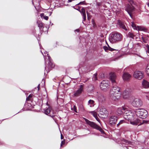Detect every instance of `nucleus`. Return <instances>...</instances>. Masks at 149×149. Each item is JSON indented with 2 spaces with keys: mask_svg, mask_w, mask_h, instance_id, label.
I'll return each instance as SVG.
<instances>
[{
  "mask_svg": "<svg viewBox=\"0 0 149 149\" xmlns=\"http://www.w3.org/2000/svg\"><path fill=\"white\" fill-rule=\"evenodd\" d=\"M140 120L137 118L135 119L134 118L130 121V123L133 125H138Z\"/></svg>",
  "mask_w": 149,
  "mask_h": 149,
  "instance_id": "19",
  "label": "nucleus"
},
{
  "mask_svg": "<svg viewBox=\"0 0 149 149\" xmlns=\"http://www.w3.org/2000/svg\"><path fill=\"white\" fill-rule=\"evenodd\" d=\"M130 114L128 116H126V119L127 120H130L134 118H135L136 115L134 111H131L130 113H129Z\"/></svg>",
  "mask_w": 149,
  "mask_h": 149,
  "instance_id": "12",
  "label": "nucleus"
},
{
  "mask_svg": "<svg viewBox=\"0 0 149 149\" xmlns=\"http://www.w3.org/2000/svg\"><path fill=\"white\" fill-rule=\"evenodd\" d=\"M92 113V114L93 116L95 118L96 120L98 121L99 123H100V119L97 117V116L96 114V113L95 112H94L93 111L91 112Z\"/></svg>",
  "mask_w": 149,
  "mask_h": 149,
  "instance_id": "27",
  "label": "nucleus"
},
{
  "mask_svg": "<svg viewBox=\"0 0 149 149\" xmlns=\"http://www.w3.org/2000/svg\"><path fill=\"white\" fill-rule=\"evenodd\" d=\"M125 121L123 120H120L119 122L117 125V126L118 127L120 125L125 123Z\"/></svg>",
  "mask_w": 149,
  "mask_h": 149,
  "instance_id": "34",
  "label": "nucleus"
},
{
  "mask_svg": "<svg viewBox=\"0 0 149 149\" xmlns=\"http://www.w3.org/2000/svg\"><path fill=\"white\" fill-rule=\"evenodd\" d=\"M131 77L130 75L127 73H124L123 76V79L124 80H128Z\"/></svg>",
  "mask_w": 149,
  "mask_h": 149,
  "instance_id": "21",
  "label": "nucleus"
},
{
  "mask_svg": "<svg viewBox=\"0 0 149 149\" xmlns=\"http://www.w3.org/2000/svg\"><path fill=\"white\" fill-rule=\"evenodd\" d=\"M125 107L123 106L121 108H118L116 111V114L118 115L123 114V115L124 111H125Z\"/></svg>",
  "mask_w": 149,
  "mask_h": 149,
  "instance_id": "14",
  "label": "nucleus"
},
{
  "mask_svg": "<svg viewBox=\"0 0 149 149\" xmlns=\"http://www.w3.org/2000/svg\"><path fill=\"white\" fill-rule=\"evenodd\" d=\"M51 117H52L53 119H54V118L55 116L54 115H49Z\"/></svg>",
  "mask_w": 149,
  "mask_h": 149,
  "instance_id": "54",
  "label": "nucleus"
},
{
  "mask_svg": "<svg viewBox=\"0 0 149 149\" xmlns=\"http://www.w3.org/2000/svg\"><path fill=\"white\" fill-rule=\"evenodd\" d=\"M49 23H50V24H49V25H51V21H50V22H49Z\"/></svg>",
  "mask_w": 149,
  "mask_h": 149,
  "instance_id": "61",
  "label": "nucleus"
},
{
  "mask_svg": "<svg viewBox=\"0 0 149 149\" xmlns=\"http://www.w3.org/2000/svg\"><path fill=\"white\" fill-rule=\"evenodd\" d=\"M65 143V142H63V141H62L61 142V147L62 145L64 144Z\"/></svg>",
  "mask_w": 149,
  "mask_h": 149,
  "instance_id": "49",
  "label": "nucleus"
},
{
  "mask_svg": "<svg viewBox=\"0 0 149 149\" xmlns=\"http://www.w3.org/2000/svg\"><path fill=\"white\" fill-rule=\"evenodd\" d=\"M109 84L108 80H103L100 85L101 89L103 91L107 90L109 87Z\"/></svg>",
  "mask_w": 149,
  "mask_h": 149,
  "instance_id": "5",
  "label": "nucleus"
},
{
  "mask_svg": "<svg viewBox=\"0 0 149 149\" xmlns=\"http://www.w3.org/2000/svg\"><path fill=\"white\" fill-rule=\"evenodd\" d=\"M132 104L135 107H141L142 105V102L141 100L139 98H135L132 101Z\"/></svg>",
  "mask_w": 149,
  "mask_h": 149,
  "instance_id": "6",
  "label": "nucleus"
},
{
  "mask_svg": "<svg viewBox=\"0 0 149 149\" xmlns=\"http://www.w3.org/2000/svg\"><path fill=\"white\" fill-rule=\"evenodd\" d=\"M81 4H80V2H79L77 4H76V5H81Z\"/></svg>",
  "mask_w": 149,
  "mask_h": 149,
  "instance_id": "60",
  "label": "nucleus"
},
{
  "mask_svg": "<svg viewBox=\"0 0 149 149\" xmlns=\"http://www.w3.org/2000/svg\"><path fill=\"white\" fill-rule=\"evenodd\" d=\"M44 13H41V16L42 17V16H44Z\"/></svg>",
  "mask_w": 149,
  "mask_h": 149,
  "instance_id": "55",
  "label": "nucleus"
},
{
  "mask_svg": "<svg viewBox=\"0 0 149 149\" xmlns=\"http://www.w3.org/2000/svg\"><path fill=\"white\" fill-rule=\"evenodd\" d=\"M142 85L145 88H147L149 87V82L145 80H143Z\"/></svg>",
  "mask_w": 149,
  "mask_h": 149,
  "instance_id": "22",
  "label": "nucleus"
},
{
  "mask_svg": "<svg viewBox=\"0 0 149 149\" xmlns=\"http://www.w3.org/2000/svg\"><path fill=\"white\" fill-rule=\"evenodd\" d=\"M147 93V95H146V96L148 98V100H149V92H147V93Z\"/></svg>",
  "mask_w": 149,
  "mask_h": 149,
  "instance_id": "46",
  "label": "nucleus"
},
{
  "mask_svg": "<svg viewBox=\"0 0 149 149\" xmlns=\"http://www.w3.org/2000/svg\"><path fill=\"white\" fill-rule=\"evenodd\" d=\"M37 23L38 24V27H39L40 31H43V23L42 22H37Z\"/></svg>",
  "mask_w": 149,
  "mask_h": 149,
  "instance_id": "26",
  "label": "nucleus"
},
{
  "mask_svg": "<svg viewBox=\"0 0 149 149\" xmlns=\"http://www.w3.org/2000/svg\"><path fill=\"white\" fill-rule=\"evenodd\" d=\"M92 79L94 81H95L97 80V76L96 74H93Z\"/></svg>",
  "mask_w": 149,
  "mask_h": 149,
  "instance_id": "37",
  "label": "nucleus"
},
{
  "mask_svg": "<svg viewBox=\"0 0 149 149\" xmlns=\"http://www.w3.org/2000/svg\"><path fill=\"white\" fill-rule=\"evenodd\" d=\"M135 8L132 5H129L125 9V10L127 12L131 17H132V13L135 10Z\"/></svg>",
  "mask_w": 149,
  "mask_h": 149,
  "instance_id": "9",
  "label": "nucleus"
},
{
  "mask_svg": "<svg viewBox=\"0 0 149 149\" xmlns=\"http://www.w3.org/2000/svg\"><path fill=\"white\" fill-rule=\"evenodd\" d=\"M132 27L134 28V27H136V26H135V24H133V23L132 24Z\"/></svg>",
  "mask_w": 149,
  "mask_h": 149,
  "instance_id": "52",
  "label": "nucleus"
},
{
  "mask_svg": "<svg viewBox=\"0 0 149 149\" xmlns=\"http://www.w3.org/2000/svg\"><path fill=\"white\" fill-rule=\"evenodd\" d=\"M97 93V98L99 102H102L105 100V98L102 93L98 92Z\"/></svg>",
  "mask_w": 149,
  "mask_h": 149,
  "instance_id": "16",
  "label": "nucleus"
},
{
  "mask_svg": "<svg viewBox=\"0 0 149 149\" xmlns=\"http://www.w3.org/2000/svg\"><path fill=\"white\" fill-rule=\"evenodd\" d=\"M47 15H48L49 16H51L52 14V12H47Z\"/></svg>",
  "mask_w": 149,
  "mask_h": 149,
  "instance_id": "45",
  "label": "nucleus"
},
{
  "mask_svg": "<svg viewBox=\"0 0 149 149\" xmlns=\"http://www.w3.org/2000/svg\"><path fill=\"white\" fill-rule=\"evenodd\" d=\"M131 111H130L128 110V109L125 107V111H124L123 116L124 118L126 119V116H129V115L130 114L129 113H130Z\"/></svg>",
  "mask_w": 149,
  "mask_h": 149,
  "instance_id": "23",
  "label": "nucleus"
},
{
  "mask_svg": "<svg viewBox=\"0 0 149 149\" xmlns=\"http://www.w3.org/2000/svg\"><path fill=\"white\" fill-rule=\"evenodd\" d=\"M129 2L131 6L136 5V2L133 0H130Z\"/></svg>",
  "mask_w": 149,
  "mask_h": 149,
  "instance_id": "35",
  "label": "nucleus"
},
{
  "mask_svg": "<svg viewBox=\"0 0 149 149\" xmlns=\"http://www.w3.org/2000/svg\"><path fill=\"white\" fill-rule=\"evenodd\" d=\"M94 102V101L92 100H90L88 101V103L89 104H93Z\"/></svg>",
  "mask_w": 149,
  "mask_h": 149,
  "instance_id": "40",
  "label": "nucleus"
},
{
  "mask_svg": "<svg viewBox=\"0 0 149 149\" xmlns=\"http://www.w3.org/2000/svg\"><path fill=\"white\" fill-rule=\"evenodd\" d=\"M44 18L46 20H47L48 19V17L47 16H44Z\"/></svg>",
  "mask_w": 149,
  "mask_h": 149,
  "instance_id": "48",
  "label": "nucleus"
},
{
  "mask_svg": "<svg viewBox=\"0 0 149 149\" xmlns=\"http://www.w3.org/2000/svg\"><path fill=\"white\" fill-rule=\"evenodd\" d=\"M97 6L99 7L101 6L102 3L101 2H97L96 3Z\"/></svg>",
  "mask_w": 149,
  "mask_h": 149,
  "instance_id": "42",
  "label": "nucleus"
},
{
  "mask_svg": "<svg viewBox=\"0 0 149 149\" xmlns=\"http://www.w3.org/2000/svg\"><path fill=\"white\" fill-rule=\"evenodd\" d=\"M142 122H143L142 123H146H146H148V121L143 120Z\"/></svg>",
  "mask_w": 149,
  "mask_h": 149,
  "instance_id": "47",
  "label": "nucleus"
},
{
  "mask_svg": "<svg viewBox=\"0 0 149 149\" xmlns=\"http://www.w3.org/2000/svg\"><path fill=\"white\" fill-rule=\"evenodd\" d=\"M81 14L83 16V20L82 21V23L84 24L83 21H85L86 19V16L85 12V9L83 8H82V11Z\"/></svg>",
  "mask_w": 149,
  "mask_h": 149,
  "instance_id": "24",
  "label": "nucleus"
},
{
  "mask_svg": "<svg viewBox=\"0 0 149 149\" xmlns=\"http://www.w3.org/2000/svg\"><path fill=\"white\" fill-rule=\"evenodd\" d=\"M50 68H49V70H48V71H47V70H46V71H47V72H49V71H50Z\"/></svg>",
  "mask_w": 149,
  "mask_h": 149,
  "instance_id": "59",
  "label": "nucleus"
},
{
  "mask_svg": "<svg viewBox=\"0 0 149 149\" xmlns=\"http://www.w3.org/2000/svg\"><path fill=\"white\" fill-rule=\"evenodd\" d=\"M80 4H81V5H82L83 4H85L86 3V2L85 1H84L82 2H80Z\"/></svg>",
  "mask_w": 149,
  "mask_h": 149,
  "instance_id": "44",
  "label": "nucleus"
},
{
  "mask_svg": "<svg viewBox=\"0 0 149 149\" xmlns=\"http://www.w3.org/2000/svg\"><path fill=\"white\" fill-rule=\"evenodd\" d=\"M130 89L127 88L125 89L123 93V97L124 99H127L129 97L130 93Z\"/></svg>",
  "mask_w": 149,
  "mask_h": 149,
  "instance_id": "11",
  "label": "nucleus"
},
{
  "mask_svg": "<svg viewBox=\"0 0 149 149\" xmlns=\"http://www.w3.org/2000/svg\"><path fill=\"white\" fill-rule=\"evenodd\" d=\"M47 104L48 105V102H47Z\"/></svg>",
  "mask_w": 149,
  "mask_h": 149,
  "instance_id": "64",
  "label": "nucleus"
},
{
  "mask_svg": "<svg viewBox=\"0 0 149 149\" xmlns=\"http://www.w3.org/2000/svg\"><path fill=\"white\" fill-rule=\"evenodd\" d=\"M147 5H148V7H149V2L147 3Z\"/></svg>",
  "mask_w": 149,
  "mask_h": 149,
  "instance_id": "58",
  "label": "nucleus"
},
{
  "mask_svg": "<svg viewBox=\"0 0 149 149\" xmlns=\"http://www.w3.org/2000/svg\"><path fill=\"white\" fill-rule=\"evenodd\" d=\"M53 24V23L51 24V26H52Z\"/></svg>",
  "mask_w": 149,
  "mask_h": 149,
  "instance_id": "63",
  "label": "nucleus"
},
{
  "mask_svg": "<svg viewBox=\"0 0 149 149\" xmlns=\"http://www.w3.org/2000/svg\"><path fill=\"white\" fill-rule=\"evenodd\" d=\"M118 119V118L117 116H112L109 118V122L111 124H115Z\"/></svg>",
  "mask_w": 149,
  "mask_h": 149,
  "instance_id": "17",
  "label": "nucleus"
},
{
  "mask_svg": "<svg viewBox=\"0 0 149 149\" xmlns=\"http://www.w3.org/2000/svg\"><path fill=\"white\" fill-rule=\"evenodd\" d=\"M84 119L85 120L86 123L90 126L91 127L98 130L101 132H103V131L101 128V127L99 126L98 125H97L94 122L90 121L87 119L85 118H84Z\"/></svg>",
  "mask_w": 149,
  "mask_h": 149,
  "instance_id": "4",
  "label": "nucleus"
},
{
  "mask_svg": "<svg viewBox=\"0 0 149 149\" xmlns=\"http://www.w3.org/2000/svg\"><path fill=\"white\" fill-rule=\"evenodd\" d=\"M38 90H40V84H39L38 86Z\"/></svg>",
  "mask_w": 149,
  "mask_h": 149,
  "instance_id": "53",
  "label": "nucleus"
},
{
  "mask_svg": "<svg viewBox=\"0 0 149 149\" xmlns=\"http://www.w3.org/2000/svg\"><path fill=\"white\" fill-rule=\"evenodd\" d=\"M108 111L106 109L103 108L100 110L99 115L102 116V117L105 118L108 116Z\"/></svg>",
  "mask_w": 149,
  "mask_h": 149,
  "instance_id": "10",
  "label": "nucleus"
},
{
  "mask_svg": "<svg viewBox=\"0 0 149 149\" xmlns=\"http://www.w3.org/2000/svg\"><path fill=\"white\" fill-rule=\"evenodd\" d=\"M92 69H87V70L86 71V72H88L90 71L91 70H92Z\"/></svg>",
  "mask_w": 149,
  "mask_h": 149,
  "instance_id": "51",
  "label": "nucleus"
},
{
  "mask_svg": "<svg viewBox=\"0 0 149 149\" xmlns=\"http://www.w3.org/2000/svg\"><path fill=\"white\" fill-rule=\"evenodd\" d=\"M110 91V94L112 99L114 101L118 100L120 97L121 92L120 88L115 84Z\"/></svg>",
  "mask_w": 149,
  "mask_h": 149,
  "instance_id": "1",
  "label": "nucleus"
},
{
  "mask_svg": "<svg viewBox=\"0 0 149 149\" xmlns=\"http://www.w3.org/2000/svg\"><path fill=\"white\" fill-rule=\"evenodd\" d=\"M103 48L106 52H107L108 50V49H109L108 47L106 46H104L103 47Z\"/></svg>",
  "mask_w": 149,
  "mask_h": 149,
  "instance_id": "43",
  "label": "nucleus"
},
{
  "mask_svg": "<svg viewBox=\"0 0 149 149\" xmlns=\"http://www.w3.org/2000/svg\"><path fill=\"white\" fill-rule=\"evenodd\" d=\"M127 38H130L134 39L135 37V35L132 32H130L127 34Z\"/></svg>",
  "mask_w": 149,
  "mask_h": 149,
  "instance_id": "25",
  "label": "nucleus"
},
{
  "mask_svg": "<svg viewBox=\"0 0 149 149\" xmlns=\"http://www.w3.org/2000/svg\"><path fill=\"white\" fill-rule=\"evenodd\" d=\"M33 95L31 94L29 95V96L26 97V100L27 101H31L32 102V101L33 100Z\"/></svg>",
  "mask_w": 149,
  "mask_h": 149,
  "instance_id": "28",
  "label": "nucleus"
},
{
  "mask_svg": "<svg viewBox=\"0 0 149 149\" xmlns=\"http://www.w3.org/2000/svg\"><path fill=\"white\" fill-rule=\"evenodd\" d=\"M45 69L46 70V66H45Z\"/></svg>",
  "mask_w": 149,
  "mask_h": 149,
  "instance_id": "62",
  "label": "nucleus"
},
{
  "mask_svg": "<svg viewBox=\"0 0 149 149\" xmlns=\"http://www.w3.org/2000/svg\"><path fill=\"white\" fill-rule=\"evenodd\" d=\"M122 38L123 36L120 33L115 32L110 34L109 40L111 43H114L121 41Z\"/></svg>",
  "mask_w": 149,
  "mask_h": 149,
  "instance_id": "2",
  "label": "nucleus"
},
{
  "mask_svg": "<svg viewBox=\"0 0 149 149\" xmlns=\"http://www.w3.org/2000/svg\"><path fill=\"white\" fill-rule=\"evenodd\" d=\"M80 31V30L79 29H76L74 31L75 32H79Z\"/></svg>",
  "mask_w": 149,
  "mask_h": 149,
  "instance_id": "50",
  "label": "nucleus"
},
{
  "mask_svg": "<svg viewBox=\"0 0 149 149\" xmlns=\"http://www.w3.org/2000/svg\"><path fill=\"white\" fill-rule=\"evenodd\" d=\"M146 52L147 53H148L149 54V45H147L146 46Z\"/></svg>",
  "mask_w": 149,
  "mask_h": 149,
  "instance_id": "38",
  "label": "nucleus"
},
{
  "mask_svg": "<svg viewBox=\"0 0 149 149\" xmlns=\"http://www.w3.org/2000/svg\"><path fill=\"white\" fill-rule=\"evenodd\" d=\"M134 112L137 117L142 119L146 118L147 116L148 112L144 109H136L134 110Z\"/></svg>",
  "mask_w": 149,
  "mask_h": 149,
  "instance_id": "3",
  "label": "nucleus"
},
{
  "mask_svg": "<svg viewBox=\"0 0 149 149\" xmlns=\"http://www.w3.org/2000/svg\"><path fill=\"white\" fill-rule=\"evenodd\" d=\"M142 39L144 43H146L147 42V38L146 37H142Z\"/></svg>",
  "mask_w": 149,
  "mask_h": 149,
  "instance_id": "32",
  "label": "nucleus"
},
{
  "mask_svg": "<svg viewBox=\"0 0 149 149\" xmlns=\"http://www.w3.org/2000/svg\"><path fill=\"white\" fill-rule=\"evenodd\" d=\"M39 45L40 46V49H41V47H42L41 45V44L39 42Z\"/></svg>",
  "mask_w": 149,
  "mask_h": 149,
  "instance_id": "56",
  "label": "nucleus"
},
{
  "mask_svg": "<svg viewBox=\"0 0 149 149\" xmlns=\"http://www.w3.org/2000/svg\"><path fill=\"white\" fill-rule=\"evenodd\" d=\"M71 109L72 110L74 111L75 112L77 113V107L75 105H74L73 107H72Z\"/></svg>",
  "mask_w": 149,
  "mask_h": 149,
  "instance_id": "33",
  "label": "nucleus"
},
{
  "mask_svg": "<svg viewBox=\"0 0 149 149\" xmlns=\"http://www.w3.org/2000/svg\"><path fill=\"white\" fill-rule=\"evenodd\" d=\"M117 24L120 28L123 29L126 31H127V28L126 27V25L120 20H118Z\"/></svg>",
  "mask_w": 149,
  "mask_h": 149,
  "instance_id": "13",
  "label": "nucleus"
},
{
  "mask_svg": "<svg viewBox=\"0 0 149 149\" xmlns=\"http://www.w3.org/2000/svg\"><path fill=\"white\" fill-rule=\"evenodd\" d=\"M134 77L138 79H141L143 77V73L141 71H136L134 74Z\"/></svg>",
  "mask_w": 149,
  "mask_h": 149,
  "instance_id": "8",
  "label": "nucleus"
},
{
  "mask_svg": "<svg viewBox=\"0 0 149 149\" xmlns=\"http://www.w3.org/2000/svg\"><path fill=\"white\" fill-rule=\"evenodd\" d=\"M131 143V142L124 139H123L121 142L122 146L123 149H133L131 146H128V145L130 144Z\"/></svg>",
  "mask_w": 149,
  "mask_h": 149,
  "instance_id": "7",
  "label": "nucleus"
},
{
  "mask_svg": "<svg viewBox=\"0 0 149 149\" xmlns=\"http://www.w3.org/2000/svg\"><path fill=\"white\" fill-rule=\"evenodd\" d=\"M48 66L49 68H53L54 66V65L52 62V59L49 56H48Z\"/></svg>",
  "mask_w": 149,
  "mask_h": 149,
  "instance_id": "20",
  "label": "nucleus"
},
{
  "mask_svg": "<svg viewBox=\"0 0 149 149\" xmlns=\"http://www.w3.org/2000/svg\"><path fill=\"white\" fill-rule=\"evenodd\" d=\"M108 45V46L109 47V51H113L114 50H116L115 49H114L113 48H111V47H110L109 45Z\"/></svg>",
  "mask_w": 149,
  "mask_h": 149,
  "instance_id": "41",
  "label": "nucleus"
},
{
  "mask_svg": "<svg viewBox=\"0 0 149 149\" xmlns=\"http://www.w3.org/2000/svg\"><path fill=\"white\" fill-rule=\"evenodd\" d=\"M41 52L42 54L43 55V56H44V60H45V64H46V60H45V56H46L45 55L46 54H47V57H48V56H49V54H48V52H47L46 51H44V54L45 55H44V54H43L42 51L41 50Z\"/></svg>",
  "mask_w": 149,
  "mask_h": 149,
  "instance_id": "29",
  "label": "nucleus"
},
{
  "mask_svg": "<svg viewBox=\"0 0 149 149\" xmlns=\"http://www.w3.org/2000/svg\"><path fill=\"white\" fill-rule=\"evenodd\" d=\"M63 138V136L62 134L61 135V139H62Z\"/></svg>",
  "mask_w": 149,
  "mask_h": 149,
  "instance_id": "57",
  "label": "nucleus"
},
{
  "mask_svg": "<svg viewBox=\"0 0 149 149\" xmlns=\"http://www.w3.org/2000/svg\"><path fill=\"white\" fill-rule=\"evenodd\" d=\"M73 8L74 9L77 10H78L81 13V11H82V9L81 10H80V7L79 6H78V8H75L74 7H73Z\"/></svg>",
  "mask_w": 149,
  "mask_h": 149,
  "instance_id": "36",
  "label": "nucleus"
},
{
  "mask_svg": "<svg viewBox=\"0 0 149 149\" xmlns=\"http://www.w3.org/2000/svg\"><path fill=\"white\" fill-rule=\"evenodd\" d=\"M80 88L74 93L75 96H77L81 93L83 91V86L80 85Z\"/></svg>",
  "mask_w": 149,
  "mask_h": 149,
  "instance_id": "18",
  "label": "nucleus"
},
{
  "mask_svg": "<svg viewBox=\"0 0 149 149\" xmlns=\"http://www.w3.org/2000/svg\"><path fill=\"white\" fill-rule=\"evenodd\" d=\"M50 112V110L49 108H48L44 110V113L46 115H48Z\"/></svg>",
  "mask_w": 149,
  "mask_h": 149,
  "instance_id": "31",
  "label": "nucleus"
},
{
  "mask_svg": "<svg viewBox=\"0 0 149 149\" xmlns=\"http://www.w3.org/2000/svg\"><path fill=\"white\" fill-rule=\"evenodd\" d=\"M110 79L113 84H116V76L114 73H111L109 74Z\"/></svg>",
  "mask_w": 149,
  "mask_h": 149,
  "instance_id": "15",
  "label": "nucleus"
},
{
  "mask_svg": "<svg viewBox=\"0 0 149 149\" xmlns=\"http://www.w3.org/2000/svg\"><path fill=\"white\" fill-rule=\"evenodd\" d=\"M145 72L147 75L149 77V65H147L145 69Z\"/></svg>",
  "mask_w": 149,
  "mask_h": 149,
  "instance_id": "30",
  "label": "nucleus"
},
{
  "mask_svg": "<svg viewBox=\"0 0 149 149\" xmlns=\"http://www.w3.org/2000/svg\"><path fill=\"white\" fill-rule=\"evenodd\" d=\"M91 22H92V24H93V27L95 26L96 25V24H95V21H94V20L93 19H92V20H91Z\"/></svg>",
  "mask_w": 149,
  "mask_h": 149,
  "instance_id": "39",
  "label": "nucleus"
}]
</instances>
